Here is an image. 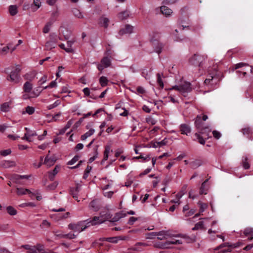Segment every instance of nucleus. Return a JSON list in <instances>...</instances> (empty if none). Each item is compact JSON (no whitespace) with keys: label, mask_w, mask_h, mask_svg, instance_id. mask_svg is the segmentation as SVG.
I'll use <instances>...</instances> for the list:
<instances>
[{"label":"nucleus","mask_w":253,"mask_h":253,"mask_svg":"<svg viewBox=\"0 0 253 253\" xmlns=\"http://www.w3.org/2000/svg\"><path fill=\"white\" fill-rule=\"evenodd\" d=\"M59 169L60 167L58 166H56L52 171L49 172V178L51 180H53L55 175L58 173Z\"/></svg>","instance_id":"nucleus-26"},{"label":"nucleus","mask_w":253,"mask_h":253,"mask_svg":"<svg viewBox=\"0 0 253 253\" xmlns=\"http://www.w3.org/2000/svg\"><path fill=\"white\" fill-rule=\"evenodd\" d=\"M33 88V85L31 83L29 82H26L23 85L24 92L25 93H31L32 89Z\"/></svg>","instance_id":"nucleus-24"},{"label":"nucleus","mask_w":253,"mask_h":253,"mask_svg":"<svg viewBox=\"0 0 253 253\" xmlns=\"http://www.w3.org/2000/svg\"><path fill=\"white\" fill-rule=\"evenodd\" d=\"M244 234L245 236H253V228L248 227L244 231Z\"/></svg>","instance_id":"nucleus-42"},{"label":"nucleus","mask_w":253,"mask_h":253,"mask_svg":"<svg viewBox=\"0 0 253 253\" xmlns=\"http://www.w3.org/2000/svg\"><path fill=\"white\" fill-rule=\"evenodd\" d=\"M25 129L27 130V132L25 133L23 140H26L28 142H32L33 141L32 137L35 136H37V134L34 131L30 130L28 128L26 127Z\"/></svg>","instance_id":"nucleus-14"},{"label":"nucleus","mask_w":253,"mask_h":253,"mask_svg":"<svg viewBox=\"0 0 253 253\" xmlns=\"http://www.w3.org/2000/svg\"><path fill=\"white\" fill-rule=\"evenodd\" d=\"M57 36L54 33H51L49 35V40L45 43V48L46 50H51L55 48V44L57 42Z\"/></svg>","instance_id":"nucleus-7"},{"label":"nucleus","mask_w":253,"mask_h":253,"mask_svg":"<svg viewBox=\"0 0 253 253\" xmlns=\"http://www.w3.org/2000/svg\"><path fill=\"white\" fill-rule=\"evenodd\" d=\"M108 82V80L106 77L102 76L99 79V83L102 86H106Z\"/></svg>","instance_id":"nucleus-39"},{"label":"nucleus","mask_w":253,"mask_h":253,"mask_svg":"<svg viewBox=\"0 0 253 253\" xmlns=\"http://www.w3.org/2000/svg\"><path fill=\"white\" fill-rule=\"evenodd\" d=\"M11 151L10 149H8L6 150H2L0 152V154L1 155L3 156H6L11 153Z\"/></svg>","instance_id":"nucleus-56"},{"label":"nucleus","mask_w":253,"mask_h":253,"mask_svg":"<svg viewBox=\"0 0 253 253\" xmlns=\"http://www.w3.org/2000/svg\"><path fill=\"white\" fill-rule=\"evenodd\" d=\"M236 73L238 74L239 77H241V74H242L244 76L246 75V71L245 69H242L241 70H238L236 72Z\"/></svg>","instance_id":"nucleus-61"},{"label":"nucleus","mask_w":253,"mask_h":253,"mask_svg":"<svg viewBox=\"0 0 253 253\" xmlns=\"http://www.w3.org/2000/svg\"><path fill=\"white\" fill-rule=\"evenodd\" d=\"M9 11L11 15H15L18 12L17 6L15 5H11L9 6Z\"/></svg>","instance_id":"nucleus-33"},{"label":"nucleus","mask_w":253,"mask_h":253,"mask_svg":"<svg viewBox=\"0 0 253 253\" xmlns=\"http://www.w3.org/2000/svg\"><path fill=\"white\" fill-rule=\"evenodd\" d=\"M20 67L17 66L15 69V70L11 72L9 76V77L7 78V80L14 83H18L19 79L18 74L20 72Z\"/></svg>","instance_id":"nucleus-9"},{"label":"nucleus","mask_w":253,"mask_h":253,"mask_svg":"<svg viewBox=\"0 0 253 253\" xmlns=\"http://www.w3.org/2000/svg\"><path fill=\"white\" fill-rule=\"evenodd\" d=\"M170 234L173 235V237H169L168 240L162 243L160 245L161 248L170 249L173 245H180L183 243L180 234L174 233L172 231H170Z\"/></svg>","instance_id":"nucleus-2"},{"label":"nucleus","mask_w":253,"mask_h":253,"mask_svg":"<svg viewBox=\"0 0 253 253\" xmlns=\"http://www.w3.org/2000/svg\"><path fill=\"white\" fill-rule=\"evenodd\" d=\"M89 207L94 211H97L99 209L97 202L94 200L90 202Z\"/></svg>","instance_id":"nucleus-43"},{"label":"nucleus","mask_w":253,"mask_h":253,"mask_svg":"<svg viewBox=\"0 0 253 253\" xmlns=\"http://www.w3.org/2000/svg\"><path fill=\"white\" fill-rule=\"evenodd\" d=\"M89 226L88 220H82L77 222H72L68 224V228L73 231V233L78 236V234L85 230Z\"/></svg>","instance_id":"nucleus-1"},{"label":"nucleus","mask_w":253,"mask_h":253,"mask_svg":"<svg viewBox=\"0 0 253 253\" xmlns=\"http://www.w3.org/2000/svg\"><path fill=\"white\" fill-rule=\"evenodd\" d=\"M55 21V19H51L48 22H47L42 29V32L43 33H47L49 32L50 30V28L53 24V23Z\"/></svg>","instance_id":"nucleus-21"},{"label":"nucleus","mask_w":253,"mask_h":253,"mask_svg":"<svg viewBox=\"0 0 253 253\" xmlns=\"http://www.w3.org/2000/svg\"><path fill=\"white\" fill-rule=\"evenodd\" d=\"M40 94V91L36 92L35 91H32L31 93H25L23 94L22 97L24 99H28L31 98H34L38 96Z\"/></svg>","instance_id":"nucleus-18"},{"label":"nucleus","mask_w":253,"mask_h":253,"mask_svg":"<svg viewBox=\"0 0 253 253\" xmlns=\"http://www.w3.org/2000/svg\"><path fill=\"white\" fill-rule=\"evenodd\" d=\"M248 66V64L244 63H239L238 64H237L235 65L234 67V69H238L239 68H241L243 67Z\"/></svg>","instance_id":"nucleus-58"},{"label":"nucleus","mask_w":253,"mask_h":253,"mask_svg":"<svg viewBox=\"0 0 253 253\" xmlns=\"http://www.w3.org/2000/svg\"><path fill=\"white\" fill-rule=\"evenodd\" d=\"M168 143L167 138L164 139L162 141L157 142V146H161L162 145H166Z\"/></svg>","instance_id":"nucleus-59"},{"label":"nucleus","mask_w":253,"mask_h":253,"mask_svg":"<svg viewBox=\"0 0 253 253\" xmlns=\"http://www.w3.org/2000/svg\"><path fill=\"white\" fill-rule=\"evenodd\" d=\"M111 65V60L108 57L103 58L101 61V64L97 66L98 69L101 72L104 68L108 67Z\"/></svg>","instance_id":"nucleus-11"},{"label":"nucleus","mask_w":253,"mask_h":253,"mask_svg":"<svg viewBox=\"0 0 253 253\" xmlns=\"http://www.w3.org/2000/svg\"><path fill=\"white\" fill-rule=\"evenodd\" d=\"M60 104V101L59 100H57L52 104H50V105H48L47 106V109L48 110H51V109L58 106Z\"/></svg>","instance_id":"nucleus-51"},{"label":"nucleus","mask_w":253,"mask_h":253,"mask_svg":"<svg viewBox=\"0 0 253 253\" xmlns=\"http://www.w3.org/2000/svg\"><path fill=\"white\" fill-rule=\"evenodd\" d=\"M79 157L78 156H75L71 161H69L68 165H72L74 164L77 161H78Z\"/></svg>","instance_id":"nucleus-57"},{"label":"nucleus","mask_w":253,"mask_h":253,"mask_svg":"<svg viewBox=\"0 0 253 253\" xmlns=\"http://www.w3.org/2000/svg\"><path fill=\"white\" fill-rule=\"evenodd\" d=\"M212 134L213 137L216 139H219L221 137L220 133L216 130H213L212 131Z\"/></svg>","instance_id":"nucleus-60"},{"label":"nucleus","mask_w":253,"mask_h":253,"mask_svg":"<svg viewBox=\"0 0 253 253\" xmlns=\"http://www.w3.org/2000/svg\"><path fill=\"white\" fill-rule=\"evenodd\" d=\"M161 11L166 16H170L172 13V10L166 6H162L161 7Z\"/></svg>","instance_id":"nucleus-23"},{"label":"nucleus","mask_w":253,"mask_h":253,"mask_svg":"<svg viewBox=\"0 0 253 253\" xmlns=\"http://www.w3.org/2000/svg\"><path fill=\"white\" fill-rule=\"evenodd\" d=\"M133 30V27L130 25H126L125 27L121 29L119 32V34L123 35L125 34H131Z\"/></svg>","instance_id":"nucleus-16"},{"label":"nucleus","mask_w":253,"mask_h":253,"mask_svg":"<svg viewBox=\"0 0 253 253\" xmlns=\"http://www.w3.org/2000/svg\"><path fill=\"white\" fill-rule=\"evenodd\" d=\"M16 192L18 196H22L31 193L29 189L19 187L16 188Z\"/></svg>","instance_id":"nucleus-22"},{"label":"nucleus","mask_w":253,"mask_h":253,"mask_svg":"<svg viewBox=\"0 0 253 253\" xmlns=\"http://www.w3.org/2000/svg\"><path fill=\"white\" fill-rule=\"evenodd\" d=\"M169 90L175 89L179 91L180 93L184 94L185 93L190 92L191 90L190 84L189 83H184L182 84L179 85H175L170 88Z\"/></svg>","instance_id":"nucleus-5"},{"label":"nucleus","mask_w":253,"mask_h":253,"mask_svg":"<svg viewBox=\"0 0 253 253\" xmlns=\"http://www.w3.org/2000/svg\"><path fill=\"white\" fill-rule=\"evenodd\" d=\"M231 246H232V245L229 243H224L223 244H222L221 245H220L219 246H218V247H217L216 248H215L214 249V251H217V250H218L223 247H231Z\"/></svg>","instance_id":"nucleus-45"},{"label":"nucleus","mask_w":253,"mask_h":253,"mask_svg":"<svg viewBox=\"0 0 253 253\" xmlns=\"http://www.w3.org/2000/svg\"><path fill=\"white\" fill-rule=\"evenodd\" d=\"M42 248L43 245L41 244H38L36 246H31L28 253H40V251L42 250Z\"/></svg>","instance_id":"nucleus-20"},{"label":"nucleus","mask_w":253,"mask_h":253,"mask_svg":"<svg viewBox=\"0 0 253 253\" xmlns=\"http://www.w3.org/2000/svg\"><path fill=\"white\" fill-rule=\"evenodd\" d=\"M97 155H98V152L97 151V149H96L95 151V155L93 157L90 158V159H89V162L90 163H91L92 162H93L95 160V159L97 157Z\"/></svg>","instance_id":"nucleus-63"},{"label":"nucleus","mask_w":253,"mask_h":253,"mask_svg":"<svg viewBox=\"0 0 253 253\" xmlns=\"http://www.w3.org/2000/svg\"><path fill=\"white\" fill-rule=\"evenodd\" d=\"M126 239V237L125 236H116L105 238V240L110 243H117L119 240H124Z\"/></svg>","instance_id":"nucleus-17"},{"label":"nucleus","mask_w":253,"mask_h":253,"mask_svg":"<svg viewBox=\"0 0 253 253\" xmlns=\"http://www.w3.org/2000/svg\"><path fill=\"white\" fill-rule=\"evenodd\" d=\"M146 121L148 124H150L151 125H154L156 124V123L157 122V121L154 119H153V118H152L151 117L146 118Z\"/></svg>","instance_id":"nucleus-50"},{"label":"nucleus","mask_w":253,"mask_h":253,"mask_svg":"<svg viewBox=\"0 0 253 253\" xmlns=\"http://www.w3.org/2000/svg\"><path fill=\"white\" fill-rule=\"evenodd\" d=\"M157 238L159 240H167L169 237H173V235L170 234V231H162L157 233Z\"/></svg>","instance_id":"nucleus-13"},{"label":"nucleus","mask_w":253,"mask_h":253,"mask_svg":"<svg viewBox=\"0 0 253 253\" xmlns=\"http://www.w3.org/2000/svg\"><path fill=\"white\" fill-rule=\"evenodd\" d=\"M207 55H202L198 54H195L190 59V63L195 66H199L203 60L207 58Z\"/></svg>","instance_id":"nucleus-6"},{"label":"nucleus","mask_w":253,"mask_h":253,"mask_svg":"<svg viewBox=\"0 0 253 253\" xmlns=\"http://www.w3.org/2000/svg\"><path fill=\"white\" fill-rule=\"evenodd\" d=\"M151 42L155 51L158 54L161 53L162 49L164 47V44L162 42L157 40H152Z\"/></svg>","instance_id":"nucleus-10"},{"label":"nucleus","mask_w":253,"mask_h":253,"mask_svg":"<svg viewBox=\"0 0 253 253\" xmlns=\"http://www.w3.org/2000/svg\"><path fill=\"white\" fill-rule=\"evenodd\" d=\"M7 213L10 215H15L17 214V211L12 206H8L6 208Z\"/></svg>","instance_id":"nucleus-37"},{"label":"nucleus","mask_w":253,"mask_h":253,"mask_svg":"<svg viewBox=\"0 0 253 253\" xmlns=\"http://www.w3.org/2000/svg\"><path fill=\"white\" fill-rule=\"evenodd\" d=\"M109 19L105 15H102L98 19V24L99 26L101 27L107 28L109 26Z\"/></svg>","instance_id":"nucleus-12"},{"label":"nucleus","mask_w":253,"mask_h":253,"mask_svg":"<svg viewBox=\"0 0 253 253\" xmlns=\"http://www.w3.org/2000/svg\"><path fill=\"white\" fill-rule=\"evenodd\" d=\"M208 179H206L201 185V187L200 189V194H206V190H205L206 183L208 182Z\"/></svg>","instance_id":"nucleus-44"},{"label":"nucleus","mask_w":253,"mask_h":253,"mask_svg":"<svg viewBox=\"0 0 253 253\" xmlns=\"http://www.w3.org/2000/svg\"><path fill=\"white\" fill-rule=\"evenodd\" d=\"M126 215V213L123 211L117 213L115 214L114 217L112 218V221L113 222H116L118 221L120 218L125 217Z\"/></svg>","instance_id":"nucleus-25"},{"label":"nucleus","mask_w":253,"mask_h":253,"mask_svg":"<svg viewBox=\"0 0 253 253\" xmlns=\"http://www.w3.org/2000/svg\"><path fill=\"white\" fill-rule=\"evenodd\" d=\"M41 6V2L40 0H34L32 8L34 11H36Z\"/></svg>","instance_id":"nucleus-34"},{"label":"nucleus","mask_w":253,"mask_h":253,"mask_svg":"<svg viewBox=\"0 0 253 253\" xmlns=\"http://www.w3.org/2000/svg\"><path fill=\"white\" fill-rule=\"evenodd\" d=\"M195 124L196 127L199 130L200 133L207 136L208 138L211 137L210 133L211 131V129L209 126H205L201 127L202 125V121L201 117L198 116L195 120Z\"/></svg>","instance_id":"nucleus-3"},{"label":"nucleus","mask_w":253,"mask_h":253,"mask_svg":"<svg viewBox=\"0 0 253 253\" xmlns=\"http://www.w3.org/2000/svg\"><path fill=\"white\" fill-rule=\"evenodd\" d=\"M94 132H95L94 129H89L87 132H86L85 133H84V134L82 135V136H81L82 140H83V141L85 140L86 139H87V138L91 136L94 133Z\"/></svg>","instance_id":"nucleus-32"},{"label":"nucleus","mask_w":253,"mask_h":253,"mask_svg":"<svg viewBox=\"0 0 253 253\" xmlns=\"http://www.w3.org/2000/svg\"><path fill=\"white\" fill-rule=\"evenodd\" d=\"M195 135L197 136V138L199 139V142L201 144H204L205 143V140L201 137L199 134L196 133Z\"/></svg>","instance_id":"nucleus-62"},{"label":"nucleus","mask_w":253,"mask_h":253,"mask_svg":"<svg viewBox=\"0 0 253 253\" xmlns=\"http://www.w3.org/2000/svg\"><path fill=\"white\" fill-rule=\"evenodd\" d=\"M16 166V164L14 161H6L3 163V166L4 168L13 167Z\"/></svg>","instance_id":"nucleus-40"},{"label":"nucleus","mask_w":253,"mask_h":253,"mask_svg":"<svg viewBox=\"0 0 253 253\" xmlns=\"http://www.w3.org/2000/svg\"><path fill=\"white\" fill-rule=\"evenodd\" d=\"M34 207L36 206V205L33 202H29V203H25L21 204L19 205L20 207L21 208H25L26 207Z\"/></svg>","instance_id":"nucleus-47"},{"label":"nucleus","mask_w":253,"mask_h":253,"mask_svg":"<svg viewBox=\"0 0 253 253\" xmlns=\"http://www.w3.org/2000/svg\"><path fill=\"white\" fill-rule=\"evenodd\" d=\"M35 108L32 106H28L25 108V110L23 112V114L27 113L29 115H32L35 112Z\"/></svg>","instance_id":"nucleus-35"},{"label":"nucleus","mask_w":253,"mask_h":253,"mask_svg":"<svg viewBox=\"0 0 253 253\" xmlns=\"http://www.w3.org/2000/svg\"><path fill=\"white\" fill-rule=\"evenodd\" d=\"M10 107L8 103H4L0 106V110L4 112H8L10 110Z\"/></svg>","instance_id":"nucleus-38"},{"label":"nucleus","mask_w":253,"mask_h":253,"mask_svg":"<svg viewBox=\"0 0 253 253\" xmlns=\"http://www.w3.org/2000/svg\"><path fill=\"white\" fill-rule=\"evenodd\" d=\"M56 161V159H55V157L48 158V156H47L45 158L43 164L46 165L48 167H50L54 164Z\"/></svg>","instance_id":"nucleus-19"},{"label":"nucleus","mask_w":253,"mask_h":253,"mask_svg":"<svg viewBox=\"0 0 253 253\" xmlns=\"http://www.w3.org/2000/svg\"><path fill=\"white\" fill-rule=\"evenodd\" d=\"M201 164V161L199 160H195L194 161L191 162L189 163L190 167L194 169L197 168L198 167L200 166Z\"/></svg>","instance_id":"nucleus-31"},{"label":"nucleus","mask_w":253,"mask_h":253,"mask_svg":"<svg viewBox=\"0 0 253 253\" xmlns=\"http://www.w3.org/2000/svg\"><path fill=\"white\" fill-rule=\"evenodd\" d=\"M74 43V41H69L67 42V47H66L65 51L67 52H72L73 51V49L72 48V46Z\"/></svg>","instance_id":"nucleus-41"},{"label":"nucleus","mask_w":253,"mask_h":253,"mask_svg":"<svg viewBox=\"0 0 253 253\" xmlns=\"http://www.w3.org/2000/svg\"><path fill=\"white\" fill-rule=\"evenodd\" d=\"M47 81V76L44 75L43 77L41 78V79L39 81V83L40 84H42L45 83Z\"/></svg>","instance_id":"nucleus-64"},{"label":"nucleus","mask_w":253,"mask_h":253,"mask_svg":"<svg viewBox=\"0 0 253 253\" xmlns=\"http://www.w3.org/2000/svg\"><path fill=\"white\" fill-rule=\"evenodd\" d=\"M11 180H13L16 183L22 184V183L20 181L21 177L20 176V175H18V174L12 175L11 177Z\"/></svg>","instance_id":"nucleus-36"},{"label":"nucleus","mask_w":253,"mask_h":253,"mask_svg":"<svg viewBox=\"0 0 253 253\" xmlns=\"http://www.w3.org/2000/svg\"><path fill=\"white\" fill-rule=\"evenodd\" d=\"M53 233L54 235L58 238L73 239L77 237V235L75 234V233L64 234L62 231L60 230H55L53 231Z\"/></svg>","instance_id":"nucleus-8"},{"label":"nucleus","mask_w":253,"mask_h":253,"mask_svg":"<svg viewBox=\"0 0 253 253\" xmlns=\"http://www.w3.org/2000/svg\"><path fill=\"white\" fill-rule=\"evenodd\" d=\"M205 222L204 221H200L197 223L195 226L192 228V230H202L204 229Z\"/></svg>","instance_id":"nucleus-29"},{"label":"nucleus","mask_w":253,"mask_h":253,"mask_svg":"<svg viewBox=\"0 0 253 253\" xmlns=\"http://www.w3.org/2000/svg\"><path fill=\"white\" fill-rule=\"evenodd\" d=\"M157 83L161 87V88L164 87V84L162 80L160 74L158 73L157 74Z\"/></svg>","instance_id":"nucleus-53"},{"label":"nucleus","mask_w":253,"mask_h":253,"mask_svg":"<svg viewBox=\"0 0 253 253\" xmlns=\"http://www.w3.org/2000/svg\"><path fill=\"white\" fill-rule=\"evenodd\" d=\"M10 48V44H8L6 46L3 47L0 50V53L2 54H6Z\"/></svg>","instance_id":"nucleus-46"},{"label":"nucleus","mask_w":253,"mask_h":253,"mask_svg":"<svg viewBox=\"0 0 253 253\" xmlns=\"http://www.w3.org/2000/svg\"><path fill=\"white\" fill-rule=\"evenodd\" d=\"M195 211H196L194 209L189 210L188 211H186L184 213V215L185 217L190 216L194 214V213L195 212Z\"/></svg>","instance_id":"nucleus-54"},{"label":"nucleus","mask_w":253,"mask_h":253,"mask_svg":"<svg viewBox=\"0 0 253 253\" xmlns=\"http://www.w3.org/2000/svg\"><path fill=\"white\" fill-rule=\"evenodd\" d=\"M73 121L72 120H69L67 124H66V126H65L64 128L62 130V131L60 132L61 134H62L65 132V131L68 129L71 125L73 124Z\"/></svg>","instance_id":"nucleus-48"},{"label":"nucleus","mask_w":253,"mask_h":253,"mask_svg":"<svg viewBox=\"0 0 253 253\" xmlns=\"http://www.w3.org/2000/svg\"><path fill=\"white\" fill-rule=\"evenodd\" d=\"M158 126H155L152 129L149 131V135L151 137H153L156 135V132L159 129Z\"/></svg>","instance_id":"nucleus-52"},{"label":"nucleus","mask_w":253,"mask_h":253,"mask_svg":"<svg viewBox=\"0 0 253 253\" xmlns=\"http://www.w3.org/2000/svg\"><path fill=\"white\" fill-rule=\"evenodd\" d=\"M199 204L200 205V212H203L205 211V210L208 208V205L206 204L199 202Z\"/></svg>","instance_id":"nucleus-49"},{"label":"nucleus","mask_w":253,"mask_h":253,"mask_svg":"<svg viewBox=\"0 0 253 253\" xmlns=\"http://www.w3.org/2000/svg\"><path fill=\"white\" fill-rule=\"evenodd\" d=\"M129 16V12L127 10L120 12L118 14V17L120 20L126 19Z\"/></svg>","instance_id":"nucleus-30"},{"label":"nucleus","mask_w":253,"mask_h":253,"mask_svg":"<svg viewBox=\"0 0 253 253\" xmlns=\"http://www.w3.org/2000/svg\"><path fill=\"white\" fill-rule=\"evenodd\" d=\"M180 130L183 134L188 135L191 132L190 127L186 124H181L180 126Z\"/></svg>","instance_id":"nucleus-15"},{"label":"nucleus","mask_w":253,"mask_h":253,"mask_svg":"<svg viewBox=\"0 0 253 253\" xmlns=\"http://www.w3.org/2000/svg\"><path fill=\"white\" fill-rule=\"evenodd\" d=\"M110 216L109 213H101L99 216L93 217L92 220H88L89 222V226L90 225H95L98 224H100L104 222L105 221L110 218Z\"/></svg>","instance_id":"nucleus-4"},{"label":"nucleus","mask_w":253,"mask_h":253,"mask_svg":"<svg viewBox=\"0 0 253 253\" xmlns=\"http://www.w3.org/2000/svg\"><path fill=\"white\" fill-rule=\"evenodd\" d=\"M58 184V183L57 181L54 182L51 184L48 185L47 186V188L50 190H54L56 188Z\"/></svg>","instance_id":"nucleus-55"},{"label":"nucleus","mask_w":253,"mask_h":253,"mask_svg":"<svg viewBox=\"0 0 253 253\" xmlns=\"http://www.w3.org/2000/svg\"><path fill=\"white\" fill-rule=\"evenodd\" d=\"M72 12L74 14V15L77 18H80V19H83L84 18V14L82 12L80 11V10H79L77 8H73L72 10Z\"/></svg>","instance_id":"nucleus-27"},{"label":"nucleus","mask_w":253,"mask_h":253,"mask_svg":"<svg viewBox=\"0 0 253 253\" xmlns=\"http://www.w3.org/2000/svg\"><path fill=\"white\" fill-rule=\"evenodd\" d=\"M242 165L243 168L246 169H248L250 168V165L248 162V158L246 156L243 157Z\"/></svg>","instance_id":"nucleus-28"}]
</instances>
